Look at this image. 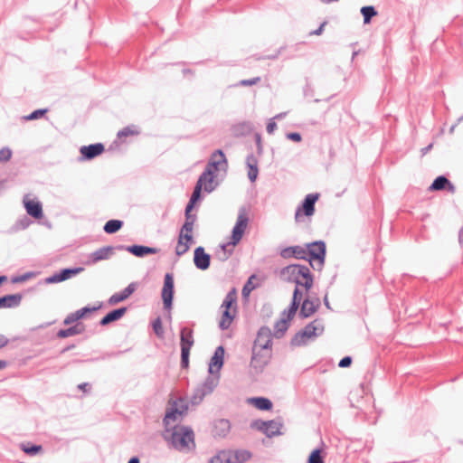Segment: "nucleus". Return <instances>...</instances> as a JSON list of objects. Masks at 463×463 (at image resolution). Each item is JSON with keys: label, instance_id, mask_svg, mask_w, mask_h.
Masks as SVG:
<instances>
[{"label": "nucleus", "instance_id": "1", "mask_svg": "<svg viewBox=\"0 0 463 463\" xmlns=\"http://www.w3.org/2000/svg\"><path fill=\"white\" fill-rule=\"evenodd\" d=\"M228 163L222 150L214 152L209 160L205 171L199 177L191 196L190 202L185 209V216L190 219V212L193 210L194 203L201 197V191L203 189L207 193L213 191L217 185L216 178L220 171H225Z\"/></svg>", "mask_w": 463, "mask_h": 463}, {"label": "nucleus", "instance_id": "2", "mask_svg": "<svg viewBox=\"0 0 463 463\" xmlns=\"http://www.w3.org/2000/svg\"><path fill=\"white\" fill-rule=\"evenodd\" d=\"M164 439L179 451H189L195 447L194 431L185 426H174L169 432H164Z\"/></svg>", "mask_w": 463, "mask_h": 463}, {"label": "nucleus", "instance_id": "3", "mask_svg": "<svg viewBox=\"0 0 463 463\" xmlns=\"http://www.w3.org/2000/svg\"><path fill=\"white\" fill-rule=\"evenodd\" d=\"M282 273L288 280L296 284V288L299 289L302 296L304 292L300 289L301 287L304 288L307 293L313 286V276L309 269L306 266L297 264L288 265L283 269Z\"/></svg>", "mask_w": 463, "mask_h": 463}, {"label": "nucleus", "instance_id": "4", "mask_svg": "<svg viewBox=\"0 0 463 463\" xmlns=\"http://www.w3.org/2000/svg\"><path fill=\"white\" fill-rule=\"evenodd\" d=\"M249 223V218L244 212L239 213L236 223L232 229L231 241L222 245L219 258L222 260H227L232 253L233 248L241 240Z\"/></svg>", "mask_w": 463, "mask_h": 463}, {"label": "nucleus", "instance_id": "5", "mask_svg": "<svg viewBox=\"0 0 463 463\" xmlns=\"http://www.w3.org/2000/svg\"><path fill=\"white\" fill-rule=\"evenodd\" d=\"M188 407L184 399H171L168 403L166 413L164 419L165 432H169L176 421H178L186 412Z\"/></svg>", "mask_w": 463, "mask_h": 463}, {"label": "nucleus", "instance_id": "6", "mask_svg": "<svg viewBox=\"0 0 463 463\" xmlns=\"http://www.w3.org/2000/svg\"><path fill=\"white\" fill-rule=\"evenodd\" d=\"M301 299L302 293L299 291L298 288H295L290 307H288V310L282 313L281 318L275 325V334L277 336H281L287 331L288 327V323L295 317Z\"/></svg>", "mask_w": 463, "mask_h": 463}, {"label": "nucleus", "instance_id": "7", "mask_svg": "<svg viewBox=\"0 0 463 463\" xmlns=\"http://www.w3.org/2000/svg\"><path fill=\"white\" fill-rule=\"evenodd\" d=\"M237 292L236 289H232L225 297L222 306V317L219 326L222 329H227L232 323L237 308H236Z\"/></svg>", "mask_w": 463, "mask_h": 463}, {"label": "nucleus", "instance_id": "8", "mask_svg": "<svg viewBox=\"0 0 463 463\" xmlns=\"http://www.w3.org/2000/svg\"><path fill=\"white\" fill-rule=\"evenodd\" d=\"M324 331V326L320 320H314L305 328L295 335L292 345L300 346L306 345L309 340L320 335Z\"/></svg>", "mask_w": 463, "mask_h": 463}, {"label": "nucleus", "instance_id": "9", "mask_svg": "<svg viewBox=\"0 0 463 463\" xmlns=\"http://www.w3.org/2000/svg\"><path fill=\"white\" fill-rule=\"evenodd\" d=\"M194 218L190 215V219L186 216V221L183 225L178 241L175 247V252L178 256L184 254L190 248L193 241Z\"/></svg>", "mask_w": 463, "mask_h": 463}, {"label": "nucleus", "instance_id": "10", "mask_svg": "<svg viewBox=\"0 0 463 463\" xmlns=\"http://www.w3.org/2000/svg\"><path fill=\"white\" fill-rule=\"evenodd\" d=\"M307 260L314 269H320L325 261L326 245L322 241L307 244Z\"/></svg>", "mask_w": 463, "mask_h": 463}, {"label": "nucleus", "instance_id": "11", "mask_svg": "<svg viewBox=\"0 0 463 463\" xmlns=\"http://www.w3.org/2000/svg\"><path fill=\"white\" fill-rule=\"evenodd\" d=\"M194 344L193 330L187 327L183 328L180 333L181 365L183 368H187L189 365L190 350Z\"/></svg>", "mask_w": 463, "mask_h": 463}, {"label": "nucleus", "instance_id": "12", "mask_svg": "<svg viewBox=\"0 0 463 463\" xmlns=\"http://www.w3.org/2000/svg\"><path fill=\"white\" fill-rule=\"evenodd\" d=\"M320 197L319 194H308L302 204L298 207L295 213V221L297 222H304V218H310L315 213V204Z\"/></svg>", "mask_w": 463, "mask_h": 463}, {"label": "nucleus", "instance_id": "13", "mask_svg": "<svg viewBox=\"0 0 463 463\" xmlns=\"http://www.w3.org/2000/svg\"><path fill=\"white\" fill-rule=\"evenodd\" d=\"M272 334L269 328L261 327L258 332L257 338L254 342L253 352H262L266 349L271 350Z\"/></svg>", "mask_w": 463, "mask_h": 463}, {"label": "nucleus", "instance_id": "14", "mask_svg": "<svg viewBox=\"0 0 463 463\" xmlns=\"http://www.w3.org/2000/svg\"><path fill=\"white\" fill-rule=\"evenodd\" d=\"M252 427L262 431L268 437H273L280 434L282 424L276 420H256L252 423Z\"/></svg>", "mask_w": 463, "mask_h": 463}, {"label": "nucleus", "instance_id": "15", "mask_svg": "<svg viewBox=\"0 0 463 463\" xmlns=\"http://www.w3.org/2000/svg\"><path fill=\"white\" fill-rule=\"evenodd\" d=\"M174 295V278L170 273H166L164 280V287L162 289V299L165 308L170 309L172 307V300Z\"/></svg>", "mask_w": 463, "mask_h": 463}, {"label": "nucleus", "instance_id": "16", "mask_svg": "<svg viewBox=\"0 0 463 463\" xmlns=\"http://www.w3.org/2000/svg\"><path fill=\"white\" fill-rule=\"evenodd\" d=\"M105 151L104 145L96 143L90 146H83L80 149L82 160H91L100 156Z\"/></svg>", "mask_w": 463, "mask_h": 463}, {"label": "nucleus", "instance_id": "17", "mask_svg": "<svg viewBox=\"0 0 463 463\" xmlns=\"http://www.w3.org/2000/svg\"><path fill=\"white\" fill-rule=\"evenodd\" d=\"M83 270H84V269L81 267L74 268V269H62L59 273L53 274L52 277L47 278L46 282L47 283L62 282L64 280L71 279L73 276H76V275L81 273Z\"/></svg>", "mask_w": 463, "mask_h": 463}, {"label": "nucleus", "instance_id": "18", "mask_svg": "<svg viewBox=\"0 0 463 463\" xmlns=\"http://www.w3.org/2000/svg\"><path fill=\"white\" fill-rule=\"evenodd\" d=\"M271 357V350L266 349L262 352H253L251 365L256 370H262Z\"/></svg>", "mask_w": 463, "mask_h": 463}, {"label": "nucleus", "instance_id": "19", "mask_svg": "<svg viewBox=\"0 0 463 463\" xmlns=\"http://www.w3.org/2000/svg\"><path fill=\"white\" fill-rule=\"evenodd\" d=\"M194 265L200 269H206L210 266V255L204 251L203 247H197L194 250Z\"/></svg>", "mask_w": 463, "mask_h": 463}, {"label": "nucleus", "instance_id": "20", "mask_svg": "<svg viewBox=\"0 0 463 463\" xmlns=\"http://www.w3.org/2000/svg\"><path fill=\"white\" fill-rule=\"evenodd\" d=\"M24 203L26 212L29 215H31L36 219H41L43 217L42 204L38 201L25 198L24 200Z\"/></svg>", "mask_w": 463, "mask_h": 463}, {"label": "nucleus", "instance_id": "21", "mask_svg": "<svg viewBox=\"0 0 463 463\" xmlns=\"http://www.w3.org/2000/svg\"><path fill=\"white\" fill-rule=\"evenodd\" d=\"M112 254V247L108 246L100 248L90 255L88 263L94 264L97 263L98 261L108 260Z\"/></svg>", "mask_w": 463, "mask_h": 463}, {"label": "nucleus", "instance_id": "22", "mask_svg": "<svg viewBox=\"0 0 463 463\" xmlns=\"http://www.w3.org/2000/svg\"><path fill=\"white\" fill-rule=\"evenodd\" d=\"M320 306V301L318 298L315 300L311 299H305L302 303L301 309H300V316L303 317H309L313 314L317 312Z\"/></svg>", "mask_w": 463, "mask_h": 463}, {"label": "nucleus", "instance_id": "23", "mask_svg": "<svg viewBox=\"0 0 463 463\" xmlns=\"http://www.w3.org/2000/svg\"><path fill=\"white\" fill-rule=\"evenodd\" d=\"M223 356H224V348L222 346H218L214 352L213 356L211 359V363L209 365L210 373L218 372L223 364Z\"/></svg>", "mask_w": 463, "mask_h": 463}, {"label": "nucleus", "instance_id": "24", "mask_svg": "<svg viewBox=\"0 0 463 463\" xmlns=\"http://www.w3.org/2000/svg\"><path fill=\"white\" fill-rule=\"evenodd\" d=\"M22 301V295L14 294L6 295L0 298V308H11L20 305Z\"/></svg>", "mask_w": 463, "mask_h": 463}, {"label": "nucleus", "instance_id": "25", "mask_svg": "<svg viewBox=\"0 0 463 463\" xmlns=\"http://www.w3.org/2000/svg\"><path fill=\"white\" fill-rule=\"evenodd\" d=\"M127 250L137 257H143L147 254H155L157 252V249L150 248L147 246L132 245L127 247Z\"/></svg>", "mask_w": 463, "mask_h": 463}, {"label": "nucleus", "instance_id": "26", "mask_svg": "<svg viewBox=\"0 0 463 463\" xmlns=\"http://www.w3.org/2000/svg\"><path fill=\"white\" fill-rule=\"evenodd\" d=\"M84 331H85V326L81 323H78L70 328L60 330L57 333V335L60 338H66L69 336L82 334Z\"/></svg>", "mask_w": 463, "mask_h": 463}, {"label": "nucleus", "instance_id": "27", "mask_svg": "<svg viewBox=\"0 0 463 463\" xmlns=\"http://www.w3.org/2000/svg\"><path fill=\"white\" fill-rule=\"evenodd\" d=\"M127 312L126 307H121L118 309H115L109 314H107L101 320L100 325L107 326L111 322L117 321L120 319Z\"/></svg>", "mask_w": 463, "mask_h": 463}, {"label": "nucleus", "instance_id": "28", "mask_svg": "<svg viewBox=\"0 0 463 463\" xmlns=\"http://www.w3.org/2000/svg\"><path fill=\"white\" fill-rule=\"evenodd\" d=\"M444 188H448V190L450 192H454L455 190L454 185L451 184L449 181L444 176L437 177L430 187L431 191H439Z\"/></svg>", "mask_w": 463, "mask_h": 463}, {"label": "nucleus", "instance_id": "29", "mask_svg": "<svg viewBox=\"0 0 463 463\" xmlns=\"http://www.w3.org/2000/svg\"><path fill=\"white\" fill-rule=\"evenodd\" d=\"M307 246L306 248L301 246H294L286 249L283 252V255L288 256L291 254L297 259L307 260Z\"/></svg>", "mask_w": 463, "mask_h": 463}, {"label": "nucleus", "instance_id": "30", "mask_svg": "<svg viewBox=\"0 0 463 463\" xmlns=\"http://www.w3.org/2000/svg\"><path fill=\"white\" fill-rule=\"evenodd\" d=\"M230 428L229 420L221 419L215 421L214 432L218 436H225L229 432Z\"/></svg>", "mask_w": 463, "mask_h": 463}, {"label": "nucleus", "instance_id": "31", "mask_svg": "<svg viewBox=\"0 0 463 463\" xmlns=\"http://www.w3.org/2000/svg\"><path fill=\"white\" fill-rule=\"evenodd\" d=\"M138 134H139L138 128L136 126L132 125V126H128V127L122 128L121 130H119L118 132V137L120 140L125 141L128 137H134Z\"/></svg>", "mask_w": 463, "mask_h": 463}, {"label": "nucleus", "instance_id": "32", "mask_svg": "<svg viewBox=\"0 0 463 463\" xmlns=\"http://www.w3.org/2000/svg\"><path fill=\"white\" fill-rule=\"evenodd\" d=\"M247 165L249 167L248 176L251 182H254L257 179L259 173L257 160L255 159L254 156H250L247 160Z\"/></svg>", "mask_w": 463, "mask_h": 463}, {"label": "nucleus", "instance_id": "33", "mask_svg": "<svg viewBox=\"0 0 463 463\" xmlns=\"http://www.w3.org/2000/svg\"><path fill=\"white\" fill-rule=\"evenodd\" d=\"M251 403L261 411H269L272 408V402L267 398H253Z\"/></svg>", "mask_w": 463, "mask_h": 463}, {"label": "nucleus", "instance_id": "34", "mask_svg": "<svg viewBox=\"0 0 463 463\" xmlns=\"http://www.w3.org/2000/svg\"><path fill=\"white\" fill-rule=\"evenodd\" d=\"M123 222L119 220H109L104 225L105 232L111 234L115 233L121 229Z\"/></svg>", "mask_w": 463, "mask_h": 463}, {"label": "nucleus", "instance_id": "35", "mask_svg": "<svg viewBox=\"0 0 463 463\" xmlns=\"http://www.w3.org/2000/svg\"><path fill=\"white\" fill-rule=\"evenodd\" d=\"M235 463H244L251 458L248 450H232Z\"/></svg>", "mask_w": 463, "mask_h": 463}, {"label": "nucleus", "instance_id": "36", "mask_svg": "<svg viewBox=\"0 0 463 463\" xmlns=\"http://www.w3.org/2000/svg\"><path fill=\"white\" fill-rule=\"evenodd\" d=\"M361 13L364 16V23L369 24L371 21V18L375 16L377 14V12L373 6H364L361 9Z\"/></svg>", "mask_w": 463, "mask_h": 463}, {"label": "nucleus", "instance_id": "37", "mask_svg": "<svg viewBox=\"0 0 463 463\" xmlns=\"http://www.w3.org/2000/svg\"><path fill=\"white\" fill-rule=\"evenodd\" d=\"M256 279V276L255 275H251L248 281L246 282V284L244 285L243 288H242V296L243 298H248L250 294V292L256 288V285L254 284L253 280Z\"/></svg>", "mask_w": 463, "mask_h": 463}, {"label": "nucleus", "instance_id": "38", "mask_svg": "<svg viewBox=\"0 0 463 463\" xmlns=\"http://www.w3.org/2000/svg\"><path fill=\"white\" fill-rule=\"evenodd\" d=\"M83 318L82 313L80 310H77L76 312L71 313L68 315L63 320L64 325H71L80 319Z\"/></svg>", "mask_w": 463, "mask_h": 463}, {"label": "nucleus", "instance_id": "39", "mask_svg": "<svg viewBox=\"0 0 463 463\" xmlns=\"http://www.w3.org/2000/svg\"><path fill=\"white\" fill-rule=\"evenodd\" d=\"M307 463H324V458L321 456V450L318 449L313 450L308 457Z\"/></svg>", "mask_w": 463, "mask_h": 463}, {"label": "nucleus", "instance_id": "40", "mask_svg": "<svg viewBox=\"0 0 463 463\" xmlns=\"http://www.w3.org/2000/svg\"><path fill=\"white\" fill-rule=\"evenodd\" d=\"M21 448H22L23 451L28 455H35L42 450V446H39V445L28 446V445L23 444Z\"/></svg>", "mask_w": 463, "mask_h": 463}, {"label": "nucleus", "instance_id": "41", "mask_svg": "<svg viewBox=\"0 0 463 463\" xmlns=\"http://www.w3.org/2000/svg\"><path fill=\"white\" fill-rule=\"evenodd\" d=\"M48 110L46 109H37L25 117L26 120H34L43 118Z\"/></svg>", "mask_w": 463, "mask_h": 463}, {"label": "nucleus", "instance_id": "42", "mask_svg": "<svg viewBox=\"0 0 463 463\" xmlns=\"http://www.w3.org/2000/svg\"><path fill=\"white\" fill-rule=\"evenodd\" d=\"M226 450L218 452L209 460V463H225Z\"/></svg>", "mask_w": 463, "mask_h": 463}, {"label": "nucleus", "instance_id": "43", "mask_svg": "<svg viewBox=\"0 0 463 463\" xmlns=\"http://www.w3.org/2000/svg\"><path fill=\"white\" fill-rule=\"evenodd\" d=\"M12 156V151L9 148L4 147L0 150V163L7 162Z\"/></svg>", "mask_w": 463, "mask_h": 463}, {"label": "nucleus", "instance_id": "44", "mask_svg": "<svg viewBox=\"0 0 463 463\" xmlns=\"http://www.w3.org/2000/svg\"><path fill=\"white\" fill-rule=\"evenodd\" d=\"M153 328H154V331L155 333L158 335V336H163V334H164V329H163V326H162V322H161V319L160 318H157L154 321L153 323Z\"/></svg>", "mask_w": 463, "mask_h": 463}, {"label": "nucleus", "instance_id": "45", "mask_svg": "<svg viewBox=\"0 0 463 463\" xmlns=\"http://www.w3.org/2000/svg\"><path fill=\"white\" fill-rule=\"evenodd\" d=\"M125 299H127V298H125V296L123 295L122 292L116 293L110 297V298L109 299V303L110 305H116Z\"/></svg>", "mask_w": 463, "mask_h": 463}, {"label": "nucleus", "instance_id": "46", "mask_svg": "<svg viewBox=\"0 0 463 463\" xmlns=\"http://www.w3.org/2000/svg\"><path fill=\"white\" fill-rule=\"evenodd\" d=\"M137 289V284L136 283H130L123 291V295L126 298H128L130 295H132L135 290Z\"/></svg>", "mask_w": 463, "mask_h": 463}, {"label": "nucleus", "instance_id": "47", "mask_svg": "<svg viewBox=\"0 0 463 463\" xmlns=\"http://www.w3.org/2000/svg\"><path fill=\"white\" fill-rule=\"evenodd\" d=\"M260 80V77H256V78H253L251 80H242L240 81V85L241 86H244V87H247V86H252V85H255L257 83H259Z\"/></svg>", "mask_w": 463, "mask_h": 463}, {"label": "nucleus", "instance_id": "48", "mask_svg": "<svg viewBox=\"0 0 463 463\" xmlns=\"http://www.w3.org/2000/svg\"><path fill=\"white\" fill-rule=\"evenodd\" d=\"M287 138L294 142H300L302 140L300 134L296 132L287 134Z\"/></svg>", "mask_w": 463, "mask_h": 463}, {"label": "nucleus", "instance_id": "49", "mask_svg": "<svg viewBox=\"0 0 463 463\" xmlns=\"http://www.w3.org/2000/svg\"><path fill=\"white\" fill-rule=\"evenodd\" d=\"M351 363H352L351 357L345 356L343 359H341V361L339 362V366L340 367H347L351 364Z\"/></svg>", "mask_w": 463, "mask_h": 463}, {"label": "nucleus", "instance_id": "50", "mask_svg": "<svg viewBox=\"0 0 463 463\" xmlns=\"http://www.w3.org/2000/svg\"><path fill=\"white\" fill-rule=\"evenodd\" d=\"M277 128V124L275 121H273L272 119L269 120V122L268 123L267 125V132L269 134H272L274 132V130Z\"/></svg>", "mask_w": 463, "mask_h": 463}, {"label": "nucleus", "instance_id": "51", "mask_svg": "<svg viewBox=\"0 0 463 463\" xmlns=\"http://www.w3.org/2000/svg\"><path fill=\"white\" fill-rule=\"evenodd\" d=\"M225 463H235L232 450H226Z\"/></svg>", "mask_w": 463, "mask_h": 463}, {"label": "nucleus", "instance_id": "52", "mask_svg": "<svg viewBox=\"0 0 463 463\" xmlns=\"http://www.w3.org/2000/svg\"><path fill=\"white\" fill-rule=\"evenodd\" d=\"M98 308L99 307H92V308H90V307H85L80 308V310L82 313V316L84 317L88 314L96 311Z\"/></svg>", "mask_w": 463, "mask_h": 463}, {"label": "nucleus", "instance_id": "53", "mask_svg": "<svg viewBox=\"0 0 463 463\" xmlns=\"http://www.w3.org/2000/svg\"><path fill=\"white\" fill-rule=\"evenodd\" d=\"M326 24V22H324V23L319 26V28H318V29H317V30H315V31H313V32H310V33H309V35H319V34H321V33H322V32H323V30H324V27H325Z\"/></svg>", "mask_w": 463, "mask_h": 463}, {"label": "nucleus", "instance_id": "54", "mask_svg": "<svg viewBox=\"0 0 463 463\" xmlns=\"http://www.w3.org/2000/svg\"><path fill=\"white\" fill-rule=\"evenodd\" d=\"M8 344V339L4 335L0 334V348L5 346Z\"/></svg>", "mask_w": 463, "mask_h": 463}, {"label": "nucleus", "instance_id": "55", "mask_svg": "<svg viewBox=\"0 0 463 463\" xmlns=\"http://www.w3.org/2000/svg\"><path fill=\"white\" fill-rule=\"evenodd\" d=\"M89 384L87 383H80L78 385V388L82 392H86L88 391Z\"/></svg>", "mask_w": 463, "mask_h": 463}, {"label": "nucleus", "instance_id": "56", "mask_svg": "<svg viewBox=\"0 0 463 463\" xmlns=\"http://www.w3.org/2000/svg\"><path fill=\"white\" fill-rule=\"evenodd\" d=\"M128 463H139V459L137 458H132Z\"/></svg>", "mask_w": 463, "mask_h": 463}, {"label": "nucleus", "instance_id": "57", "mask_svg": "<svg viewBox=\"0 0 463 463\" xmlns=\"http://www.w3.org/2000/svg\"><path fill=\"white\" fill-rule=\"evenodd\" d=\"M463 241V228L459 232V242L462 243Z\"/></svg>", "mask_w": 463, "mask_h": 463}, {"label": "nucleus", "instance_id": "58", "mask_svg": "<svg viewBox=\"0 0 463 463\" xmlns=\"http://www.w3.org/2000/svg\"><path fill=\"white\" fill-rule=\"evenodd\" d=\"M6 366V363L5 361L0 360V370L4 369Z\"/></svg>", "mask_w": 463, "mask_h": 463}]
</instances>
